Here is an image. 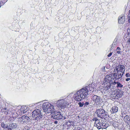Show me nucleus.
Instances as JSON below:
<instances>
[{
    "mask_svg": "<svg viewBox=\"0 0 130 130\" xmlns=\"http://www.w3.org/2000/svg\"><path fill=\"white\" fill-rule=\"evenodd\" d=\"M73 124L74 123L72 121H69L66 122V125L68 126H70L71 125H73Z\"/></svg>",
    "mask_w": 130,
    "mask_h": 130,
    "instance_id": "17",
    "label": "nucleus"
},
{
    "mask_svg": "<svg viewBox=\"0 0 130 130\" xmlns=\"http://www.w3.org/2000/svg\"><path fill=\"white\" fill-rule=\"evenodd\" d=\"M124 121L125 122H127L128 121H130V118L129 116L127 115H126L124 117Z\"/></svg>",
    "mask_w": 130,
    "mask_h": 130,
    "instance_id": "18",
    "label": "nucleus"
},
{
    "mask_svg": "<svg viewBox=\"0 0 130 130\" xmlns=\"http://www.w3.org/2000/svg\"><path fill=\"white\" fill-rule=\"evenodd\" d=\"M95 125H96V127H97L98 129H100L101 128V127L100 125V123L96 124Z\"/></svg>",
    "mask_w": 130,
    "mask_h": 130,
    "instance_id": "25",
    "label": "nucleus"
},
{
    "mask_svg": "<svg viewBox=\"0 0 130 130\" xmlns=\"http://www.w3.org/2000/svg\"><path fill=\"white\" fill-rule=\"evenodd\" d=\"M102 128L104 129L106 128L108 126H109V125L107 123H103V122H102Z\"/></svg>",
    "mask_w": 130,
    "mask_h": 130,
    "instance_id": "19",
    "label": "nucleus"
},
{
    "mask_svg": "<svg viewBox=\"0 0 130 130\" xmlns=\"http://www.w3.org/2000/svg\"><path fill=\"white\" fill-rule=\"evenodd\" d=\"M32 117L36 121L39 122L41 120L42 117L41 111L39 109H36L32 112Z\"/></svg>",
    "mask_w": 130,
    "mask_h": 130,
    "instance_id": "3",
    "label": "nucleus"
},
{
    "mask_svg": "<svg viewBox=\"0 0 130 130\" xmlns=\"http://www.w3.org/2000/svg\"><path fill=\"white\" fill-rule=\"evenodd\" d=\"M130 80V78H128L126 79V81H128Z\"/></svg>",
    "mask_w": 130,
    "mask_h": 130,
    "instance_id": "39",
    "label": "nucleus"
},
{
    "mask_svg": "<svg viewBox=\"0 0 130 130\" xmlns=\"http://www.w3.org/2000/svg\"><path fill=\"white\" fill-rule=\"evenodd\" d=\"M43 110L46 113H52L54 112V106L48 102L43 103L42 105Z\"/></svg>",
    "mask_w": 130,
    "mask_h": 130,
    "instance_id": "2",
    "label": "nucleus"
},
{
    "mask_svg": "<svg viewBox=\"0 0 130 130\" xmlns=\"http://www.w3.org/2000/svg\"><path fill=\"white\" fill-rule=\"evenodd\" d=\"M56 104L57 107L60 109L68 107L69 105V103L64 99L58 100Z\"/></svg>",
    "mask_w": 130,
    "mask_h": 130,
    "instance_id": "4",
    "label": "nucleus"
},
{
    "mask_svg": "<svg viewBox=\"0 0 130 130\" xmlns=\"http://www.w3.org/2000/svg\"><path fill=\"white\" fill-rule=\"evenodd\" d=\"M29 118L26 116L24 115L18 118V121L20 123H27L29 121Z\"/></svg>",
    "mask_w": 130,
    "mask_h": 130,
    "instance_id": "6",
    "label": "nucleus"
},
{
    "mask_svg": "<svg viewBox=\"0 0 130 130\" xmlns=\"http://www.w3.org/2000/svg\"><path fill=\"white\" fill-rule=\"evenodd\" d=\"M117 87L118 88L119 87H122L123 86L121 84H120V83L119 82H117Z\"/></svg>",
    "mask_w": 130,
    "mask_h": 130,
    "instance_id": "24",
    "label": "nucleus"
},
{
    "mask_svg": "<svg viewBox=\"0 0 130 130\" xmlns=\"http://www.w3.org/2000/svg\"><path fill=\"white\" fill-rule=\"evenodd\" d=\"M112 53H110L108 55V57L112 55Z\"/></svg>",
    "mask_w": 130,
    "mask_h": 130,
    "instance_id": "34",
    "label": "nucleus"
},
{
    "mask_svg": "<svg viewBox=\"0 0 130 130\" xmlns=\"http://www.w3.org/2000/svg\"><path fill=\"white\" fill-rule=\"evenodd\" d=\"M114 47V46H113L112 45V46L111 47V50L113 49V48Z\"/></svg>",
    "mask_w": 130,
    "mask_h": 130,
    "instance_id": "42",
    "label": "nucleus"
},
{
    "mask_svg": "<svg viewBox=\"0 0 130 130\" xmlns=\"http://www.w3.org/2000/svg\"><path fill=\"white\" fill-rule=\"evenodd\" d=\"M117 50H119V51H120L121 50V49L119 47H117Z\"/></svg>",
    "mask_w": 130,
    "mask_h": 130,
    "instance_id": "38",
    "label": "nucleus"
},
{
    "mask_svg": "<svg viewBox=\"0 0 130 130\" xmlns=\"http://www.w3.org/2000/svg\"><path fill=\"white\" fill-rule=\"evenodd\" d=\"M96 113L97 114L98 117L102 119H105L108 117V112H106L103 109H99L97 110Z\"/></svg>",
    "mask_w": 130,
    "mask_h": 130,
    "instance_id": "5",
    "label": "nucleus"
},
{
    "mask_svg": "<svg viewBox=\"0 0 130 130\" xmlns=\"http://www.w3.org/2000/svg\"><path fill=\"white\" fill-rule=\"evenodd\" d=\"M111 83H112V84L114 85L117 84V82L115 81L114 82H113L111 81Z\"/></svg>",
    "mask_w": 130,
    "mask_h": 130,
    "instance_id": "35",
    "label": "nucleus"
},
{
    "mask_svg": "<svg viewBox=\"0 0 130 130\" xmlns=\"http://www.w3.org/2000/svg\"><path fill=\"white\" fill-rule=\"evenodd\" d=\"M127 43L128 44L130 45V38H129L127 41Z\"/></svg>",
    "mask_w": 130,
    "mask_h": 130,
    "instance_id": "30",
    "label": "nucleus"
},
{
    "mask_svg": "<svg viewBox=\"0 0 130 130\" xmlns=\"http://www.w3.org/2000/svg\"><path fill=\"white\" fill-rule=\"evenodd\" d=\"M129 18H128V20H130V10L129 11Z\"/></svg>",
    "mask_w": 130,
    "mask_h": 130,
    "instance_id": "36",
    "label": "nucleus"
},
{
    "mask_svg": "<svg viewBox=\"0 0 130 130\" xmlns=\"http://www.w3.org/2000/svg\"><path fill=\"white\" fill-rule=\"evenodd\" d=\"M78 105H79V107H82L83 106V105H84V103L83 102H79V103H78Z\"/></svg>",
    "mask_w": 130,
    "mask_h": 130,
    "instance_id": "26",
    "label": "nucleus"
},
{
    "mask_svg": "<svg viewBox=\"0 0 130 130\" xmlns=\"http://www.w3.org/2000/svg\"><path fill=\"white\" fill-rule=\"evenodd\" d=\"M17 125L16 123H10L8 126V130H12L17 127Z\"/></svg>",
    "mask_w": 130,
    "mask_h": 130,
    "instance_id": "10",
    "label": "nucleus"
},
{
    "mask_svg": "<svg viewBox=\"0 0 130 130\" xmlns=\"http://www.w3.org/2000/svg\"><path fill=\"white\" fill-rule=\"evenodd\" d=\"M89 94V91L86 88H84L78 91L74 95V99L79 101L86 98Z\"/></svg>",
    "mask_w": 130,
    "mask_h": 130,
    "instance_id": "1",
    "label": "nucleus"
},
{
    "mask_svg": "<svg viewBox=\"0 0 130 130\" xmlns=\"http://www.w3.org/2000/svg\"><path fill=\"white\" fill-rule=\"evenodd\" d=\"M1 111L2 112H4L5 114L6 115L8 113V109L6 108H3L1 109Z\"/></svg>",
    "mask_w": 130,
    "mask_h": 130,
    "instance_id": "21",
    "label": "nucleus"
},
{
    "mask_svg": "<svg viewBox=\"0 0 130 130\" xmlns=\"http://www.w3.org/2000/svg\"><path fill=\"white\" fill-rule=\"evenodd\" d=\"M101 99L100 97L96 95H94L93 96L92 99L95 103H97L100 102Z\"/></svg>",
    "mask_w": 130,
    "mask_h": 130,
    "instance_id": "9",
    "label": "nucleus"
},
{
    "mask_svg": "<svg viewBox=\"0 0 130 130\" xmlns=\"http://www.w3.org/2000/svg\"><path fill=\"white\" fill-rule=\"evenodd\" d=\"M125 70V69H124V71H121L119 72H117L118 74V78H120L122 76L124 73Z\"/></svg>",
    "mask_w": 130,
    "mask_h": 130,
    "instance_id": "15",
    "label": "nucleus"
},
{
    "mask_svg": "<svg viewBox=\"0 0 130 130\" xmlns=\"http://www.w3.org/2000/svg\"><path fill=\"white\" fill-rule=\"evenodd\" d=\"M28 108L27 107L25 106H23L21 107V110H23L25 112H26L28 110Z\"/></svg>",
    "mask_w": 130,
    "mask_h": 130,
    "instance_id": "20",
    "label": "nucleus"
},
{
    "mask_svg": "<svg viewBox=\"0 0 130 130\" xmlns=\"http://www.w3.org/2000/svg\"><path fill=\"white\" fill-rule=\"evenodd\" d=\"M123 92L120 90H118L117 92V95L118 97L120 98L122 96L123 94Z\"/></svg>",
    "mask_w": 130,
    "mask_h": 130,
    "instance_id": "13",
    "label": "nucleus"
},
{
    "mask_svg": "<svg viewBox=\"0 0 130 130\" xmlns=\"http://www.w3.org/2000/svg\"><path fill=\"white\" fill-rule=\"evenodd\" d=\"M97 118H94L93 119V121H94L95 122V120H97Z\"/></svg>",
    "mask_w": 130,
    "mask_h": 130,
    "instance_id": "37",
    "label": "nucleus"
},
{
    "mask_svg": "<svg viewBox=\"0 0 130 130\" xmlns=\"http://www.w3.org/2000/svg\"><path fill=\"white\" fill-rule=\"evenodd\" d=\"M124 16H120L118 18V22L119 24H123L125 21Z\"/></svg>",
    "mask_w": 130,
    "mask_h": 130,
    "instance_id": "12",
    "label": "nucleus"
},
{
    "mask_svg": "<svg viewBox=\"0 0 130 130\" xmlns=\"http://www.w3.org/2000/svg\"><path fill=\"white\" fill-rule=\"evenodd\" d=\"M121 52L120 51H117V53L118 54H119L121 53Z\"/></svg>",
    "mask_w": 130,
    "mask_h": 130,
    "instance_id": "33",
    "label": "nucleus"
},
{
    "mask_svg": "<svg viewBox=\"0 0 130 130\" xmlns=\"http://www.w3.org/2000/svg\"><path fill=\"white\" fill-rule=\"evenodd\" d=\"M1 125L2 128L4 129H6L7 128L8 129V126L7 124L2 122L1 124Z\"/></svg>",
    "mask_w": 130,
    "mask_h": 130,
    "instance_id": "14",
    "label": "nucleus"
},
{
    "mask_svg": "<svg viewBox=\"0 0 130 130\" xmlns=\"http://www.w3.org/2000/svg\"><path fill=\"white\" fill-rule=\"evenodd\" d=\"M118 107L116 106H114L112 108V112L113 113H115L118 111Z\"/></svg>",
    "mask_w": 130,
    "mask_h": 130,
    "instance_id": "16",
    "label": "nucleus"
},
{
    "mask_svg": "<svg viewBox=\"0 0 130 130\" xmlns=\"http://www.w3.org/2000/svg\"><path fill=\"white\" fill-rule=\"evenodd\" d=\"M118 73H117V76H116V79H119L120 78H118Z\"/></svg>",
    "mask_w": 130,
    "mask_h": 130,
    "instance_id": "41",
    "label": "nucleus"
},
{
    "mask_svg": "<svg viewBox=\"0 0 130 130\" xmlns=\"http://www.w3.org/2000/svg\"><path fill=\"white\" fill-rule=\"evenodd\" d=\"M124 68L123 65H119L118 66L116 67V68L117 71V72H119L121 71H124L123 70Z\"/></svg>",
    "mask_w": 130,
    "mask_h": 130,
    "instance_id": "11",
    "label": "nucleus"
},
{
    "mask_svg": "<svg viewBox=\"0 0 130 130\" xmlns=\"http://www.w3.org/2000/svg\"><path fill=\"white\" fill-rule=\"evenodd\" d=\"M129 75H130V74H129Z\"/></svg>",
    "mask_w": 130,
    "mask_h": 130,
    "instance_id": "46",
    "label": "nucleus"
},
{
    "mask_svg": "<svg viewBox=\"0 0 130 130\" xmlns=\"http://www.w3.org/2000/svg\"><path fill=\"white\" fill-rule=\"evenodd\" d=\"M102 123L100 122V125H101L100 126H101V128H102Z\"/></svg>",
    "mask_w": 130,
    "mask_h": 130,
    "instance_id": "40",
    "label": "nucleus"
},
{
    "mask_svg": "<svg viewBox=\"0 0 130 130\" xmlns=\"http://www.w3.org/2000/svg\"><path fill=\"white\" fill-rule=\"evenodd\" d=\"M129 22H130V21H129Z\"/></svg>",
    "mask_w": 130,
    "mask_h": 130,
    "instance_id": "45",
    "label": "nucleus"
},
{
    "mask_svg": "<svg viewBox=\"0 0 130 130\" xmlns=\"http://www.w3.org/2000/svg\"><path fill=\"white\" fill-rule=\"evenodd\" d=\"M89 104V102H86L84 103V106L85 107V106H87Z\"/></svg>",
    "mask_w": 130,
    "mask_h": 130,
    "instance_id": "31",
    "label": "nucleus"
},
{
    "mask_svg": "<svg viewBox=\"0 0 130 130\" xmlns=\"http://www.w3.org/2000/svg\"><path fill=\"white\" fill-rule=\"evenodd\" d=\"M117 76V73H114L113 75V76L114 77V78H113V79H115V80H116Z\"/></svg>",
    "mask_w": 130,
    "mask_h": 130,
    "instance_id": "27",
    "label": "nucleus"
},
{
    "mask_svg": "<svg viewBox=\"0 0 130 130\" xmlns=\"http://www.w3.org/2000/svg\"><path fill=\"white\" fill-rule=\"evenodd\" d=\"M58 122L57 121H55L54 122V123L55 124H56Z\"/></svg>",
    "mask_w": 130,
    "mask_h": 130,
    "instance_id": "43",
    "label": "nucleus"
},
{
    "mask_svg": "<svg viewBox=\"0 0 130 130\" xmlns=\"http://www.w3.org/2000/svg\"><path fill=\"white\" fill-rule=\"evenodd\" d=\"M127 77L130 76L129 74L128 73H126L125 75Z\"/></svg>",
    "mask_w": 130,
    "mask_h": 130,
    "instance_id": "32",
    "label": "nucleus"
},
{
    "mask_svg": "<svg viewBox=\"0 0 130 130\" xmlns=\"http://www.w3.org/2000/svg\"><path fill=\"white\" fill-rule=\"evenodd\" d=\"M111 79V77L109 75H106L103 82L105 84H107V83H108V84H110L111 85L112 84Z\"/></svg>",
    "mask_w": 130,
    "mask_h": 130,
    "instance_id": "7",
    "label": "nucleus"
},
{
    "mask_svg": "<svg viewBox=\"0 0 130 130\" xmlns=\"http://www.w3.org/2000/svg\"><path fill=\"white\" fill-rule=\"evenodd\" d=\"M111 85L110 84H108V85L107 86H106L105 87L104 89L106 90H107L109 88H110V86Z\"/></svg>",
    "mask_w": 130,
    "mask_h": 130,
    "instance_id": "23",
    "label": "nucleus"
},
{
    "mask_svg": "<svg viewBox=\"0 0 130 130\" xmlns=\"http://www.w3.org/2000/svg\"><path fill=\"white\" fill-rule=\"evenodd\" d=\"M66 118L65 117H64V119H66Z\"/></svg>",
    "mask_w": 130,
    "mask_h": 130,
    "instance_id": "44",
    "label": "nucleus"
},
{
    "mask_svg": "<svg viewBox=\"0 0 130 130\" xmlns=\"http://www.w3.org/2000/svg\"><path fill=\"white\" fill-rule=\"evenodd\" d=\"M117 44V43L116 42H113L112 45L113 46H114V47H116V45Z\"/></svg>",
    "mask_w": 130,
    "mask_h": 130,
    "instance_id": "29",
    "label": "nucleus"
},
{
    "mask_svg": "<svg viewBox=\"0 0 130 130\" xmlns=\"http://www.w3.org/2000/svg\"><path fill=\"white\" fill-rule=\"evenodd\" d=\"M100 121L98 119H97V120H95V125L96 124H98V123H100Z\"/></svg>",
    "mask_w": 130,
    "mask_h": 130,
    "instance_id": "28",
    "label": "nucleus"
},
{
    "mask_svg": "<svg viewBox=\"0 0 130 130\" xmlns=\"http://www.w3.org/2000/svg\"><path fill=\"white\" fill-rule=\"evenodd\" d=\"M19 113H20L19 115H22V114H24L26 112H25L23 110H21V108L19 110Z\"/></svg>",
    "mask_w": 130,
    "mask_h": 130,
    "instance_id": "22",
    "label": "nucleus"
},
{
    "mask_svg": "<svg viewBox=\"0 0 130 130\" xmlns=\"http://www.w3.org/2000/svg\"><path fill=\"white\" fill-rule=\"evenodd\" d=\"M53 117L54 119L59 120L62 119L63 117V116L61 114L60 112H57L55 115H53Z\"/></svg>",
    "mask_w": 130,
    "mask_h": 130,
    "instance_id": "8",
    "label": "nucleus"
}]
</instances>
